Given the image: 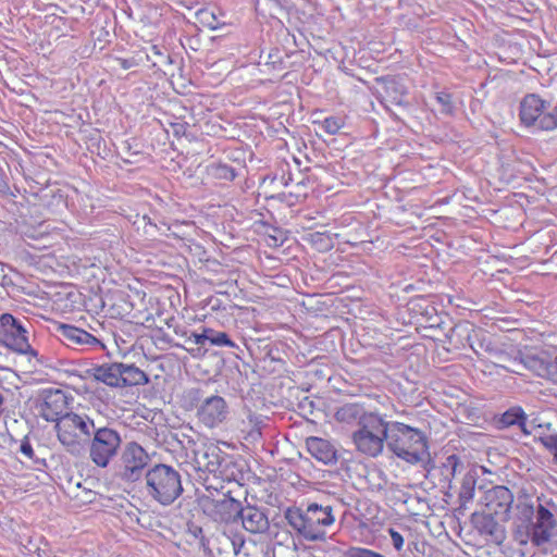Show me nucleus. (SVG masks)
<instances>
[{
	"label": "nucleus",
	"mask_w": 557,
	"mask_h": 557,
	"mask_svg": "<svg viewBox=\"0 0 557 557\" xmlns=\"http://www.w3.org/2000/svg\"><path fill=\"white\" fill-rule=\"evenodd\" d=\"M351 387L350 382V428H356L354 444L360 453L375 457L383 450L388 422L374 412L373 399L356 394Z\"/></svg>",
	"instance_id": "obj_1"
},
{
	"label": "nucleus",
	"mask_w": 557,
	"mask_h": 557,
	"mask_svg": "<svg viewBox=\"0 0 557 557\" xmlns=\"http://www.w3.org/2000/svg\"><path fill=\"white\" fill-rule=\"evenodd\" d=\"M386 445L398 458L409 463L423 461L428 454L426 440L423 433L401 422H388Z\"/></svg>",
	"instance_id": "obj_2"
},
{
	"label": "nucleus",
	"mask_w": 557,
	"mask_h": 557,
	"mask_svg": "<svg viewBox=\"0 0 557 557\" xmlns=\"http://www.w3.org/2000/svg\"><path fill=\"white\" fill-rule=\"evenodd\" d=\"M145 482L147 495L162 506L172 505L184 492L181 473L170 465L149 468Z\"/></svg>",
	"instance_id": "obj_3"
},
{
	"label": "nucleus",
	"mask_w": 557,
	"mask_h": 557,
	"mask_svg": "<svg viewBox=\"0 0 557 557\" xmlns=\"http://www.w3.org/2000/svg\"><path fill=\"white\" fill-rule=\"evenodd\" d=\"M99 424L100 421L85 413H65L55 424L58 440L71 454L78 453L82 444L90 438Z\"/></svg>",
	"instance_id": "obj_4"
},
{
	"label": "nucleus",
	"mask_w": 557,
	"mask_h": 557,
	"mask_svg": "<svg viewBox=\"0 0 557 557\" xmlns=\"http://www.w3.org/2000/svg\"><path fill=\"white\" fill-rule=\"evenodd\" d=\"M86 443L90 461L99 468H107L117 457L122 437L117 430L100 422Z\"/></svg>",
	"instance_id": "obj_5"
},
{
	"label": "nucleus",
	"mask_w": 557,
	"mask_h": 557,
	"mask_svg": "<svg viewBox=\"0 0 557 557\" xmlns=\"http://www.w3.org/2000/svg\"><path fill=\"white\" fill-rule=\"evenodd\" d=\"M28 326L32 324L26 318L20 319L11 313H2L0 315V344L16 354L37 357V351L29 344Z\"/></svg>",
	"instance_id": "obj_6"
},
{
	"label": "nucleus",
	"mask_w": 557,
	"mask_h": 557,
	"mask_svg": "<svg viewBox=\"0 0 557 557\" xmlns=\"http://www.w3.org/2000/svg\"><path fill=\"white\" fill-rule=\"evenodd\" d=\"M225 454L214 444H202L194 450L193 465L197 472L224 476Z\"/></svg>",
	"instance_id": "obj_7"
},
{
	"label": "nucleus",
	"mask_w": 557,
	"mask_h": 557,
	"mask_svg": "<svg viewBox=\"0 0 557 557\" xmlns=\"http://www.w3.org/2000/svg\"><path fill=\"white\" fill-rule=\"evenodd\" d=\"M230 414L226 400L219 395H211L201 400L197 407V418L205 426L214 429L224 423Z\"/></svg>",
	"instance_id": "obj_8"
},
{
	"label": "nucleus",
	"mask_w": 557,
	"mask_h": 557,
	"mask_svg": "<svg viewBox=\"0 0 557 557\" xmlns=\"http://www.w3.org/2000/svg\"><path fill=\"white\" fill-rule=\"evenodd\" d=\"M149 460V455L139 444L128 443L122 454V478L127 482L138 481Z\"/></svg>",
	"instance_id": "obj_9"
},
{
	"label": "nucleus",
	"mask_w": 557,
	"mask_h": 557,
	"mask_svg": "<svg viewBox=\"0 0 557 557\" xmlns=\"http://www.w3.org/2000/svg\"><path fill=\"white\" fill-rule=\"evenodd\" d=\"M481 502L483 509L495 515L500 521L509 520L513 494L508 487L504 485L493 486L484 493Z\"/></svg>",
	"instance_id": "obj_10"
},
{
	"label": "nucleus",
	"mask_w": 557,
	"mask_h": 557,
	"mask_svg": "<svg viewBox=\"0 0 557 557\" xmlns=\"http://www.w3.org/2000/svg\"><path fill=\"white\" fill-rule=\"evenodd\" d=\"M39 416L48 422L60 421L67 410V397L59 388L44 389L40 403L37 406Z\"/></svg>",
	"instance_id": "obj_11"
},
{
	"label": "nucleus",
	"mask_w": 557,
	"mask_h": 557,
	"mask_svg": "<svg viewBox=\"0 0 557 557\" xmlns=\"http://www.w3.org/2000/svg\"><path fill=\"white\" fill-rule=\"evenodd\" d=\"M285 518L288 524L305 540L320 541L326 536L325 530L321 529L314 521V518L306 510L288 508L285 512Z\"/></svg>",
	"instance_id": "obj_12"
},
{
	"label": "nucleus",
	"mask_w": 557,
	"mask_h": 557,
	"mask_svg": "<svg viewBox=\"0 0 557 557\" xmlns=\"http://www.w3.org/2000/svg\"><path fill=\"white\" fill-rule=\"evenodd\" d=\"M60 339L64 345L76 350H102L104 345L100 339L74 325L62 324L59 326Z\"/></svg>",
	"instance_id": "obj_13"
},
{
	"label": "nucleus",
	"mask_w": 557,
	"mask_h": 557,
	"mask_svg": "<svg viewBox=\"0 0 557 557\" xmlns=\"http://www.w3.org/2000/svg\"><path fill=\"white\" fill-rule=\"evenodd\" d=\"M536 521L530 525L531 542L535 546L547 543L554 534L557 520L554 515L543 505H539L535 511Z\"/></svg>",
	"instance_id": "obj_14"
},
{
	"label": "nucleus",
	"mask_w": 557,
	"mask_h": 557,
	"mask_svg": "<svg viewBox=\"0 0 557 557\" xmlns=\"http://www.w3.org/2000/svg\"><path fill=\"white\" fill-rule=\"evenodd\" d=\"M548 102L535 94L524 96L521 100L519 112L522 124L540 128V120L544 115V110L548 109Z\"/></svg>",
	"instance_id": "obj_15"
},
{
	"label": "nucleus",
	"mask_w": 557,
	"mask_h": 557,
	"mask_svg": "<svg viewBox=\"0 0 557 557\" xmlns=\"http://www.w3.org/2000/svg\"><path fill=\"white\" fill-rule=\"evenodd\" d=\"M471 522L480 534L490 536L498 544L504 541L505 533L500 524L502 521L495 515L482 509L472 515Z\"/></svg>",
	"instance_id": "obj_16"
},
{
	"label": "nucleus",
	"mask_w": 557,
	"mask_h": 557,
	"mask_svg": "<svg viewBox=\"0 0 557 557\" xmlns=\"http://www.w3.org/2000/svg\"><path fill=\"white\" fill-rule=\"evenodd\" d=\"M238 520L244 530L250 534H264L270 529L268 516L263 509L257 506H244Z\"/></svg>",
	"instance_id": "obj_17"
},
{
	"label": "nucleus",
	"mask_w": 557,
	"mask_h": 557,
	"mask_svg": "<svg viewBox=\"0 0 557 557\" xmlns=\"http://www.w3.org/2000/svg\"><path fill=\"white\" fill-rule=\"evenodd\" d=\"M308 453L318 461L324 465H332L337 461L338 453L329 441L311 436L306 440Z\"/></svg>",
	"instance_id": "obj_18"
},
{
	"label": "nucleus",
	"mask_w": 557,
	"mask_h": 557,
	"mask_svg": "<svg viewBox=\"0 0 557 557\" xmlns=\"http://www.w3.org/2000/svg\"><path fill=\"white\" fill-rule=\"evenodd\" d=\"M91 376L110 387H121L120 362L106 363L89 370Z\"/></svg>",
	"instance_id": "obj_19"
},
{
	"label": "nucleus",
	"mask_w": 557,
	"mask_h": 557,
	"mask_svg": "<svg viewBox=\"0 0 557 557\" xmlns=\"http://www.w3.org/2000/svg\"><path fill=\"white\" fill-rule=\"evenodd\" d=\"M243 508L244 506L239 500L227 496L215 503V510L220 520L226 523L237 522Z\"/></svg>",
	"instance_id": "obj_20"
},
{
	"label": "nucleus",
	"mask_w": 557,
	"mask_h": 557,
	"mask_svg": "<svg viewBox=\"0 0 557 557\" xmlns=\"http://www.w3.org/2000/svg\"><path fill=\"white\" fill-rule=\"evenodd\" d=\"M121 387L146 385L149 383L148 374L135 364L120 362Z\"/></svg>",
	"instance_id": "obj_21"
},
{
	"label": "nucleus",
	"mask_w": 557,
	"mask_h": 557,
	"mask_svg": "<svg viewBox=\"0 0 557 557\" xmlns=\"http://www.w3.org/2000/svg\"><path fill=\"white\" fill-rule=\"evenodd\" d=\"M406 96L405 86L395 78H384L382 81V97L386 103L403 106Z\"/></svg>",
	"instance_id": "obj_22"
},
{
	"label": "nucleus",
	"mask_w": 557,
	"mask_h": 557,
	"mask_svg": "<svg viewBox=\"0 0 557 557\" xmlns=\"http://www.w3.org/2000/svg\"><path fill=\"white\" fill-rule=\"evenodd\" d=\"M499 423L505 428L518 425L524 434H531V431H529L525 425L527 414L523 411V409L519 406H515L506 410L502 414Z\"/></svg>",
	"instance_id": "obj_23"
},
{
	"label": "nucleus",
	"mask_w": 557,
	"mask_h": 557,
	"mask_svg": "<svg viewBox=\"0 0 557 557\" xmlns=\"http://www.w3.org/2000/svg\"><path fill=\"white\" fill-rule=\"evenodd\" d=\"M306 511L314 518V521L321 527V529H324L326 525H330L334 522L331 506L323 507L313 503L308 505Z\"/></svg>",
	"instance_id": "obj_24"
},
{
	"label": "nucleus",
	"mask_w": 557,
	"mask_h": 557,
	"mask_svg": "<svg viewBox=\"0 0 557 557\" xmlns=\"http://www.w3.org/2000/svg\"><path fill=\"white\" fill-rule=\"evenodd\" d=\"M302 239L319 251H326L334 245L332 236L326 233H309Z\"/></svg>",
	"instance_id": "obj_25"
},
{
	"label": "nucleus",
	"mask_w": 557,
	"mask_h": 557,
	"mask_svg": "<svg viewBox=\"0 0 557 557\" xmlns=\"http://www.w3.org/2000/svg\"><path fill=\"white\" fill-rule=\"evenodd\" d=\"M463 470V462L459 456L453 454L446 457L445 461L441 467V472L444 479L448 482L456 475L461 473Z\"/></svg>",
	"instance_id": "obj_26"
},
{
	"label": "nucleus",
	"mask_w": 557,
	"mask_h": 557,
	"mask_svg": "<svg viewBox=\"0 0 557 557\" xmlns=\"http://www.w3.org/2000/svg\"><path fill=\"white\" fill-rule=\"evenodd\" d=\"M547 358L548 356L546 355H525L524 364L527 366V370L533 372L540 377H544Z\"/></svg>",
	"instance_id": "obj_27"
},
{
	"label": "nucleus",
	"mask_w": 557,
	"mask_h": 557,
	"mask_svg": "<svg viewBox=\"0 0 557 557\" xmlns=\"http://www.w3.org/2000/svg\"><path fill=\"white\" fill-rule=\"evenodd\" d=\"M372 313V306L363 304L359 296L350 295V315H354L356 320H366V315Z\"/></svg>",
	"instance_id": "obj_28"
},
{
	"label": "nucleus",
	"mask_w": 557,
	"mask_h": 557,
	"mask_svg": "<svg viewBox=\"0 0 557 557\" xmlns=\"http://www.w3.org/2000/svg\"><path fill=\"white\" fill-rule=\"evenodd\" d=\"M210 173L214 178L227 182H232L237 176L233 166L221 162L211 164Z\"/></svg>",
	"instance_id": "obj_29"
},
{
	"label": "nucleus",
	"mask_w": 557,
	"mask_h": 557,
	"mask_svg": "<svg viewBox=\"0 0 557 557\" xmlns=\"http://www.w3.org/2000/svg\"><path fill=\"white\" fill-rule=\"evenodd\" d=\"M208 343L212 346L220 347H235V343L230 338L225 332H218L212 329L207 330Z\"/></svg>",
	"instance_id": "obj_30"
},
{
	"label": "nucleus",
	"mask_w": 557,
	"mask_h": 557,
	"mask_svg": "<svg viewBox=\"0 0 557 557\" xmlns=\"http://www.w3.org/2000/svg\"><path fill=\"white\" fill-rule=\"evenodd\" d=\"M366 533H369V519L363 520L354 516L350 519V537L362 540Z\"/></svg>",
	"instance_id": "obj_31"
},
{
	"label": "nucleus",
	"mask_w": 557,
	"mask_h": 557,
	"mask_svg": "<svg viewBox=\"0 0 557 557\" xmlns=\"http://www.w3.org/2000/svg\"><path fill=\"white\" fill-rule=\"evenodd\" d=\"M539 442L553 456L554 462L557 463V432L552 434L541 433L539 436Z\"/></svg>",
	"instance_id": "obj_32"
},
{
	"label": "nucleus",
	"mask_w": 557,
	"mask_h": 557,
	"mask_svg": "<svg viewBox=\"0 0 557 557\" xmlns=\"http://www.w3.org/2000/svg\"><path fill=\"white\" fill-rule=\"evenodd\" d=\"M557 128V104L550 110H544V115L540 120V129L553 131Z\"/></svg>",
	"instance_id": "obj_33"
},
{
	"label": "nucleus",
	"mask_w": 557,
	"mask_h": 557,
	"mask_svg": "<svg viewBox=\"0 0 557 557\" xmlns=\"http://www.w3.org/2000/svg\"><path fill=\"white\" fill-rule=\"evenodd\" d=\"M524 356L525 355H520L519 357L509 359L508 364H502L500 367L507 372L521 375L523 374V371L527 370V366L524 364Z\"/></svg>",
	"instance_id": "obj_34"
},
{
	"label": "nucleus",
	"mask_w": 557,
	"mask_h": 557,
	"mask_svg": "<svg viewBox=\"0 0 557 557\" xmlns=\"http://www.w3.org/2000/svg\"><path fill=\"white\" fill-rule=\"evenodd\" d=\"M345 126V119L341 116H329L323 121V128L329 134H336Z\"/></svg>",
	"instance_id": "obj_35"
},
{
	"label": "nucleus",
	"mask_w": 557,
	"mask_h": 557,
	"mask_svg": "<svg viewBox=\"0 0 557 557\" xmlns=\"http://www.w3.org/2000/svg\"><path fill=\"white\" fill-rule=\"evenodd\" d=\"M474 485H475L474 480H472V479L463 480L461 487H460V493H459V498L462 503H467L473 498Z\"/></svg>",
	"instance_id": "obj_36"
},
{
	"label": "nucleus",
	"mask_w": 557,
	"mask_h": 557,
	"mask_svg": "<svg viewBox=\"0 0 557 557\" xmlns=\"http://www.w3.org/2000/svg\"><path fill=\"white\" fill-rule=\"evenodd\" d=\"M285 239L286 237L280 228L271 227V230L267 232L268 245L271 247L282 246Z\"/></svg>",
	"instance_id": "obj_37"
},
{
	"label": "nucleus",
	"mask_w": 557,
	"mask_h": 557,
	"mask_svg": "<svg viewBox=\"0 0 557 557\" xmlns=\"http://www.w3.org/2000/svg\"><path fill=\"white\" fill-rule=\"evenodd\" d=\"M543 379L557 383V356L555 358L548 356Z\"/></svg>",
	"instance_id": "obj_38"
},
{
	"label": "nucleus",
	"mask_w": 557,
	"mask_h": 557,
	"mask_svg": "<svg viewBox=\"0 0 557 557\" xmlns=\"http://www.w3.org/2000/svg\"><path fill=\"white\" fill-rule=\"evenodd\" d=\"M350 557H384L373 550L360 547H350Z\"/></svg>",
	"instance_id": "obj_39"
},
{
	"label": "nucleus",
	"mask_w": 557,
	"mask_h": 557,
	"mask_svg": "<svg viewBox=\"0 0 557 557\" xmlns=\"http://www.w3.org/2000/svg\"><path fill=\"white\" fill-rule=\"evenodd\" d=\"M207 327L203 329L202 333L193 332L186 339V342H193L196 345L205 346L208 343Z\"/></svg>",
	"instance_id": "obj_40"
},
{
	"label": "nucleus",
	"mask_w": 557,
	"mask_h": 557,
	"mask_svg": "<svg viewBox=\"0 0 557 557\" xmlns=\"http://www.w3.org/2000/svg\"><path fill=\"white\" fill-rule=\"evenodd\" d=\"M388 533L391 535V540H392V544H393L394 548L397 552H400L403 549L404 543H405L403 535L398 531H396L392 528L388 530Z\"/></svg>",
	"instance_id": "obj_41"
},
{
	"label": "nucleus",
	"mask_w": 557,
	"mask_h": 557,
	"mask_svg": "<svg viewBox=\"0 0 557 557\" xmlns=\"http://www.w3.org/2000/svg\"><path fill=\"white\" fill-rule=\"evenodd\" d=\"M436 101L443 107L444 112H450L451 111V98L448 94L445 92H437L436 94Z\"/></svg>",
	"instance_id": "obj_42"
},
{
	"label": "nucleus",
	"mask_w": 557,
	"mask_h": 557,
	"mask_svg": "<svg viewBox=\"0 0 557 557\" xmlns=\"http://www.w3.org/2000/svg\"><path fill=\"white\" fill-rule=\"evenodd\" d=\"M115 61L123 70H128L132 67H136L139 65V60H137L135 57L124 59V58H116Z\"/></svg>",
	"instance_id": "obj_43"
},
{
	"label": "nucleus",
	"mask_w": 557,
	"mask_h": 557,
	"mask_svg": "<svg viewBox=\"0 0 557 557\" xmlns=\"http://www.w3.org/2000/svg\"><path fill=\"white\" fill-rule=\"evenodd\" d=\"M20 451L27 457L28 459H33L35 456L33 446L27 437H24L21 445H20Z\"/></svg>",
	"instance_id": "obj_44"
},
{
	"label": "nucleus",
	"mask_w": 557,
	"mask_h": 557,
	"mask_svg": "<svg viewBox=\"0 0 557 557\" xmlns=\"http://www.w3.org/2000/svg\"><path fill=\"white\" fill-rule=\"evenodd\" d=\"M200 14L202 15V20L207 22V24L211 28H215L214 22H216V18L213 13H210L208 11H201Z\"/></svg>",
	"instance_id": "obj_45"
},
{
	"label": "nucleus",
	"mask_w": 557,
	"mask_h": 557,
	"mask_svg": "<svg viewBox=\"0 0 557 557\" xmlns=\"http://www.w3.org/2000/svg\"><path fill=\"white\" fill-rule=\"evenodd\" d=\"M200 14L202 15V20L207 22V24L211 28H215L214 22H216V18L213 13H210L208 11H201Z\"/></svg>",
	"instance_id": "obj_46"
},
{
	"label": "nucleus",
	"mask_w": 557,
	"mask_h": 557,
	"mask_svg": "<svg viewBox=\"0 0 557 557\" xmlns=\"http://www.w3.org/2000/svg\"><path fill=\"white\" fill-rule=\"evenodd\" d=\"M174 62L171 54L166 53L165 55H162V60L153 61V66H166Z\"/></svg>",
	"instance_id": "obj_47"
},
{
	"label": "nucleus",
	"mask_w": 557,
	"mask_h": 557,
	"mask_svg": "<svg viewBox=\"0 0 557 557\" xmlns=\"http://www.w3.org/2000/svg\"><path fill=\"white\" fill-rule=\"evenodd\" d=\"M247 418L249 420V423L255 428H259V425L262 423L261 417L256 413H252L251 411H248Z\"/></svg>",
	"instance_id": "obj_48"
},
{
	"label": "nucleus",
	"mask_w": 557,
	"mask_h": 557,
	"mask_svg": "<svg viewBox=\"0 0 557 557\" xmlns=\"http://www.w3.org/2000/svg\"><path fill=\"white\" fill-rule=\"evenodd\" d=\"M151 53H152V57L154 58V59H152V62L162 60V55H165V53L158 46L151 47Z\"/></svg>",
	"instance_id": "obj_49"
},
{
	"label": "nucleus",
	"mask_w": 557,
	"mask_h": 557,
	"mask_svg": "<svg viewBox=\"0 0 557 557\" xmlns=\"http://www.w3.org/2000/svg\"><path fill=\"white\" fill-rule=\"evenodd\" d=\"M200 394H201V391L198 388H191L188 392V395L191 397L193 400H200Z\"/></svg>",
	"instance_id": "obj_50"
},
{
	"label": "nucleus",
	"mask_w": 557,
	"mask_h": 557,
	"mask_svg": "<svg viewBox=\"0 0 557 557\" xmlns=\"http://www.w3.org/2000/svg\"><path fill=\"white\" fill-rule=\"evenodd\" d=\"M8 188H9V187H8V184H7V182L3 180L2 174L0 173V193H5Z\"/></svg>",
	"instance_id": "obj_51"
},
{
	"label": "nucleus",
	"mask_w": 557,
	"mask_h": 557,
	"mask_svg": "<svg viewBox=\"0 0 557 557\" xmlns=\"http://www.w3.org/2000/svg\"><path fill=\"white\" fill-rule=\"evenodd\" d=\"M533 512H534V510H533L532 506H525L524 509H523V515L527 518H530L533 515Z\"/></svg>",
	"instance_id": "obj_52"
},
{
	"label": "nucleus",
	"mask_w": 557,
	"mask_h": 557,
	"mask_svg": "<svg viewBox=\"0 0 557 557\" xmlns=\"http://www.w3.org/2000/svg\"><path fill=\"white\" fill-rule=\"evenodd\" d=\"M358 323L357 321L354 322V324L350 323V331H352L354 333H357V329H358Z\"/></svg>",
	"instance_id": "obj_53"
},
{
	"label": "nucleus",
	"mask_w": 557,
	"mask_h": 557,
	"mask_svg": "<svg viewBox=\"0 0 557 557\" xmlns=\"http://www.w3.org/2000/svg\"><path fill=\"white\" fill-rule=\"evenodd\" d=\"M200 534H202V529L197 527L194 531V535L199 536Z\"/></svg>",
	"instance_id": "obj_54"
},
{
	"label": "nucleus",
	"mask_w": 557,
	"mask_h": 557,
	"mask_svg": "<svg viewBox=\"0 0 557 557\" xmlns=\"http://www.w3.org/2000/svg\"><path fill=\"white\" fill-rule=\"evenodd\" d=\"M4 397L2 393L0 392V413L2 412V406H3Z\"/></svg>",
	"instance_id": "obj_55"
},
{
	"label": "nucleus",
	"mask_w": 557,
	"mask_h": 557,
	"mask_svg": "<svg viewBox=\"0 0 557 557\" xmlns=\"http://www.w3.org/2000/svg\"><path fill=\"white\" fill-rule=\"evenodd\" d=\"M292 181H293V178H292V176L289 175V176H288V178H287V180L285 181V183H284V184H285V186H287V185L289 184V182H292Z\"/></svg>",
	"instance_id": "obj_56"
},
{
	"label": "nucleus",
	"mask_w": 557,
	"mask_h": 557,
	"mask_svg": "<svg viewBox=\"0 0 557 557\" xmlns=\"http://www.w3.org/2000/svg\"><path fill=\"white\" fill-rule=\"evenodd\" d=\"M350 248H357L358 246L356 244L349 243Z\"/></svg>",
	"instance_id": "obj_57"
},
{
	"label": "nucleus",
	"mask_w": 557,
	"mask_h": 557,
	"mask_svg": "<svg viewBox=\"0 0 557 557\" xmlns=\"http://www.w3.org/2000/svg\"><path fill=\"white\" fill-rule=\"evenodd\" d=\"M545 428H546L547 430H550L552 424H550V423H546V424H545Z\"/></svg>",
	"instance_id": "obj_58"
},
{
	"label": "nucleus",
	"mask_w": 557,
	"mask_h": 557,
	"mask_svg": "<svg viewBox=\"0 0 557 557\" xmlns=\"http://www.w3.org/2000/svg\"><path fill=\"white\" fill-rule=\"evenodd\" d=\"M347 512H348V509H344L343 517H345L347 515Z\"/></svg>",
	"instance_id": "obj_59"
},
{
	"label": "nucleus",
	"mask_w": 557,
	"mask_h": 557,
	"mask_svg": "<svg viewBox=\"0 0 557 557\" xmlns=\"http://www.w3.org/2000/svg\"><path fill=\"white\" fill-rule=\"evenodd\" d=\"M355 262V260H349V263H350V268H352V263Z\"/></svg>",
	"instance_id": "obj_60"
}]
</instances>
